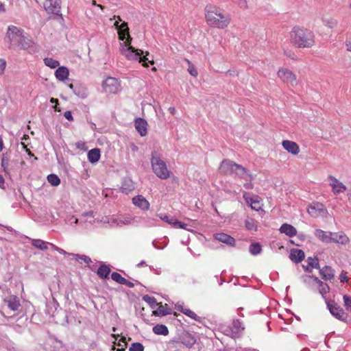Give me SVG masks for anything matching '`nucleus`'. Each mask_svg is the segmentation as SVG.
Returning <instances> with one entry per match:
<instances>
[{"instance_id":"6","label":"nucleus","mask_w":351,"mask_h":351,"mask_svg":"<svg viewBox=\"0 0 351 351\" xmlns=\"http://www.w3.org/2000/svg\"><path fill=\"white\" fill-rule=\"evenodd\" d=\"M152 169L154 173L161 179H167L170 177L166 163L160 157L153 155L151 160Z\"/></svg>"},{"instance_id":"24","label":"nucleus","mask_w":351,"mask_h":351,"mask_svg":"<svg viewBox=\"0 0 351 351\" xmlns=\"http://www.w3.org/2000/svg\"><path fill=\"white\" fill-rule=\"evenodd\" d=\"M69 72L66 67L60 66L55 72L56 77L60 81H64L69 76Z\"/></svg>"},{"instance_id":"18","label":"nucleus","mask_w":351,"mask_h":351,"mask_svg":"<svg viewBox=\"0 0 351 351\" xmlns=\"http://www.w3.org/2000/svg\"><path fill=\"white\" fill-rule=\"evenodd\" d=\"M135 128L141 136H145L147 133V123L141 118H138L134 121Z\"/></svg>"},{"instance_id":"25","label":"nucleus","mask_w":351,"mask_h":351,"mask_svg":"<svg viewBox=\"0 0 351 351\" xmlns=\"http://www.w3.org/2000/svg\"><path fill=\"white\" fill-rule=\"evenodd\" d=\"M100 156V150L97 148L92 149L88 152V159L91 163L97 162Z\"/></svg>"},{"instance_id":"9","label":"nucleus","mask_w":351,"mask_h":351,"mask_svg":"<svg viewBox=\"0 0 351 351\" xmlns=\"http://www.w3.org/2000/svg\"><path fill=\"white\" fill-rule=\"evenodd\" d=\"M328 180L329 181V184L332 188V191L335 195L342 193L346 191L347 188L346 185H344L335 176H328Z\"/></svg>"},{"instance_id":"62","label":"nucleus","mask_w":351,"mask_h":351,"mask_svg":"<svg viewBox=\"0 0 351 351\" xmlns=\"http://www.w3.org/2000/svg\"><path fill=\"white\" fill-rule=\"evenodd\" d=\"M169 112H170L171 114H174V113H175V112H176V109H175V108H173V107H170V108H169Z\"/></svg>"},{"instance_id":"19","label":"nucleus","mask_w":351,"mask_h":351,"mask_svg":"<svg viewBox=\"0 0 351 351\" xmlns=\"http://www.w3.org/2000/svg\"><path fill=\"white\" fill-rule=\"evenodd\" d=\"M4 302L7 304L8 307L13 311H18L21 306L20 301L15 295H12L8 298L5 299Z\"/></svg>"},{"instance_id":"63","label":"nucleus","mask_w":351,"mask_h":351,"mask_svg":"<svg viewBox=\"0 0 351 351\" xmlns=\"http://www.w3.org/2000/svg\"><path fill=\"white\" fill-rule=\"evenodd\" d=\"M0 11L1 12H5V7H4V5L3 4H0Z\"/></svg>"},{"instance_id":"10","label":"nucleus","mask_w":351,"mask_h":351,"mask_svg":"<svg viewBox=\"0 0 351 351\" xmlns=\"http://www.w3.org/2000/svg\"><path fill=\"white\" fill-rule=\"evenodd\" d=\"M326 211L324 205L319 202H313L307 208V213L314 218L319 217Z\"/></svg>"},{"instance_id":"2","label":"nucleus","mask_w":351,"mask_h":351,"mask_svg":"<svg viewBox=\"0 0 351 351\" xmlns=\"http://www.w3.org/2000/svg\"><path fill=\"white\" fill-rule=\"evenodd\" d=\"M204 21L213 29H227L232 22L231 15L223 8L214 3H208L204 8Z\"/></svg>"},{"instance_id":"8","label":"nucleus","mask_w":351,"mask_h":351,"mask_svg":"<svg viewBox=\"0 0 351 351\" xmlns=\"http://www.w3.org/2000/svg\"><path fill=\"white\" fill-rule=\"evenodd\" d=\"M120 82L115 77H108L102 83L103 89L106 93L116 94L120 89Z\"/></svg>"},{"instance_id":"37","label":"nucleus","mask_w":351,"mask_h":351,"mask_svg":"<svg viewBox=\"0 0 351 351\" xmlns=\"http://www.w3.org/2000/svg\"><path fill=\"white\" fill-rule=\"evenodd\" d=\"M48 182L54 186H58L60 183V180L58 176L55 174H50L47 176Z\"/></svg>"},{"instance_id":"35","label":"nucleus","mask_w":351,"mask_h":351,"mask_svg":"<svg viewBox=\"0 0 351 351\" xmlns=\"http://www.w3.org/2000/svg\"><path fill=\"white\" fill-rule=\"evenodd\" d=\"M111 278L117 282V283L122 285L123 283H126V278H123L120 274L118 272H112L111 274Z\"/></svg>"},{"instance_id":"47","label":"nucleus","mask_w":351,"mask_h":351,"mask_svg":"<svg viewBox=\"0 0 351 351\" xmlns=\"http://www.w3.org/2000/svg\"><path fill=\"white\" fill-rule=\"evenodd\" d=\"M6 67V61L1 58L0 59V75H3Z\"/></svg>"},{"instance_id":"5","label":"nucleus","mask_w":351,"mask_h":351,"mask_svg":"<svg viewBox=\"0 0 351 351\" xmlns=\"http://www.w3.org/2000/svg\"><path fill=\"white\" fill-rule=\"evenodd\" d=\"M6 37L10 43L17 45L21 49H27L31 46V40L27 39L23 29L16 26L8 27Z\"/></svg>"},{"instance_id":"3","label":"nucleus","mask_w":351,"mask_h":351,"mask_svg":"<svg viewBox=\"0 0 351 351\" xmlns=\"http://www.w3.org/2000/svg\"><path fill=\"white\" fill-rule=\"evenodd\" d=\"M289 40L293 47L297 49H309L315 44V36L313 31L299 25L291 29Z\"/></svg>"},{"instance_id":"51","label":"nucleus","mask_w":351,"mask_h":351,"mask_svg":"<svg viewBox=\"0 0 351 351\" xmlns=\"http://www.w3.org/2000/svg\"><path fill=\"white\" fill-rule=\"evenodd\" d=\"M64 117L69 121H73V118L71 111H66L64 113Z\"/></svg>"},{"instance_id":"53","label":"nucleus","mask_w":351,"mask_h":351,"mask_svg":"<svg viewBox=\"0 0 351 351\" xmlns=\"http://www.w3.org/2000/svg\"><path fill=\"white\" fill-rule=\"evenodd\" d=\"M4 183H5V180H4L3 177L1 175H0V187L1 189L4 188Z\"/></svg>"},{"instance_id":"23","label":"nucleus","mask_w":351,"mask_h":351,"mask_svg":"<svg viewBox=\"0 0 351 351\" xmlns=\"http://www.w3.org/2000/svg\"><path fill=\"white\" fill-rule=\"evenodd\" d=\"M319 273L322 278L325 280H330L335 276L333 269L328 266H326L321 269Z\"/></svg>"},{"instance_id":"12","label":"nucleus","mask_w":351,"mask_h":351,"mask_svg":"<svg viewBox=\"0 0 351 351\" xmlns=\"http://www.w3.org/2000/svg\"><path fill=\"white\" fill-rule=\"evenodd\" d=\"M328 308L330 313L339 320H346L347 315L343 309L337 304L328 303Z\"/></svg>"},{"instance_id":"59","label":"nucleus","mask_w":351,"mask_h":351,"mask_svg":"<svg viewBox=\"0 0 351 351\" xmlns=\"http://www.w3.org/2000/svg\"><path fill=\"white\" fill-rule=\"evenodd\" d=\"M186 226H187V225L182 222L179 228L187 230Z\"/></svg>"},{"instance_id":"36","label":"nucleus","mask_w":351,"mask_h":351,"mask_svg":"<svg viewBox=\"0 0 351 351\" xmlns=\"http://www.w3.org/2000/svg\"><path fill=\"white\" fill-rule=\"evenodd\" d=\"M245 227L249 230H257V223L254 219H247L245 220Z\"/></svg>"},{"instance_id":"13","label":"nucleus","mask_w":351,"mask_h":351,"mask_svg":"<svg viewBox=\"0 0 351 351\" xmlns=\"http://www.w3.org/2000/svg\"><path fill=\"white\" fill-rule=\"evenodd\" d=\"M282 146L287 152L293 155H298L300 152V146L295 142L292 141H282Z\"/></svg>"},{"instance_id":"55","label":"nucleus","mask_w":351,"mask_h":351,"mask_svg":"<svg viewBox=\"0 0 351 351\" xmlns=\"http://www.w3.org/2000/svg\"><path fill=\"white\" fill-rule=\"evenodd\" d=\"M244 187L247 189H250L253 188V184L252 183H245L243 184Z\"/></svg>"},{"instance_id":"20","label":"nucleus","mask_w":351,"mask_h":351,"mask_svg":"<svg viewBox=\"0 0 351 351\" xmlns=\"http://www.w3.org/2000/svg\"><path fill=\"white\" fill-rule=\"evenodd\" d=\"M305 257L304 252L300 249H292L290 252L289 258L290 259L295 263H300L304 260Z\"/></svg>"},{"instance_id":"4","label":"nucleus","mask_w":351,"mask_h":351,"mask_svg":"<svg viewBox=\"0 0 351 351\" xmlns=\"http://www.w3.org/2000/svg\"><path fill=\"white\" fill-rule=\"evenodd\" d=\"M220 169L221 173L225 175L235 173L238 178L245 181L251 182L252 180L251 173L245 167L230 160H223L221 164Z\"/></svg>"},{"instance_id":"40","label":"nucleus","mask_w":351,"mask_h":351,"mask_svg":"<svg viewBox=\"0 0 351 351\" xmlns=\"http://www.w3.org/2000/svg\"><path fill=\"white\" fill-rule=\"evenodd\" d=\"M189 64L188 71L193 77H197L198 75L197 71L195 68L194 65L189 60H186Z\"/></svg>"},{"instance_id":"58","label":"nucleus","mask_w":351,"mask_h":351,"mask_svg":"<svg viewBox=\"0 0 351 351\" xmlns=\"http://www.w3.org/2000/svg\"><path fill=\"white\" fill-rule=\"evenodd\" d=\"M56 251L58 252L60 254H66V252L64 250H62V249H61L60 247H58V249H56Z\"/></svg>"},{"instance_id":"16","label":"nucleus","mask_w":351,"mask_h":351,"mask_svg":"<svg viewBox=\"0 0 351 351\" xmlns=\"http://www.w3.org/2000/svg\"><path fill=\"white\" fill-rule=\"evenodd\" d=\"M331 242L337 244L346 245L350 243V239L343 232H333Z\"/></svg>"},{"instance_id":"49","label":"nucleus","mask_w":351,"mask_h":351,"mask_svg":"<svg viewBox=\"0 0 351 351\" xmlns=\"http://www.w3.org/2000/svg\"><path fill=\"white\" fill-rule=\"evenodd\" d=\"M50 102L52 103V104H55L56 105L54 106L53 108L55 109L56 111L57 112H60V109L58 108L57 105L58 104V100L57 99H55V98H51L50 99Z\"/></svg>"},{"instance_id":"46","label":"nucleus","mask_w":351,"mask_h":351,"mask_svg":"<svg viewBox=\"0 0 351 351\" xmlns=\"http://www.w3.org/2000/svg\"><path fill=\"white\" fill-rule=\"evenodd\" d=\"M157 216L159 217L162 221H165L166 223H167L169 224H170L169 221H171L173 218V217H170L167 214H158Z\"/></svg>"},{"instance_id":"64","label":"nucleus","mask_w":351,"mask_h":351,"mask_svg":"<svg viewBox=\"0 0 351 351\" xmlns=\"http://www.w3.org/2000/svg\"><path fill=\"white\" fill-rule=\"evenodd\" d=\"M232 324L234 325V326L237 327V326H238V325H239V324H240V323H239V321H234V322H233V323H232Z\"/></svg>"},{"instance_id":"1","label":"nucleus","mask_w":351,"mask_h":351,"mask_svg":"<svg viewBox=\"0 0 351 351\" xmlns=\"http://www.w3.org/2000/svg\"><path fill=\"white\" fill-rule=\"evenodd\" d=\"M114 26L118 29L119 38L121 40L125 41L123 43V46L121 49V54L125 56L129 60L138 61L141 63L144 67H148V63L147 61L148 58L147 56L149 55V52L146 51L145 55L143 56V51L141 49H136L134 47L131 46L132 38L129 33V28L126 22L122 23L120 25L119 21L114 23Z\"/></svg>"},{"instance_id":"41","label":"nucleus","mask_w":351,"mask_h":351,"mask_svg":"<svg viewBox=\"0 0 351 351\" xmlns=\"http://www.w3.org/2000/svg\"><path fill=\"white\" fill-rule=\"evenodd\" d=\"M130 351H143L144 347L140 343H133L130 349Z\"/></svg>"},{"instance_id":"15","label":"nucleus","mask_w":351,"mask_h":351,"mask_svg":"<svg viewBox=\"0 0 351 351\" xmlns=\"http://www.w3.org/2000/svg\"><path fill=\"white\" fill-rule=\"evenodd\" d=\"M315 236L323 243H331L332 236L333 232L329 231H324L321 229H316L315 231Z\"/></svg>"},{"instance_id":"44","label":"nucleus","mask_w":351,"mask_h":351,"mask_svg":"<svg viewBox=\"0 0 351 351\" xmlns=\"http://www.w3.org/2000/svg\"><path fill=\"white\" fill-rule=\"evenodd\" d=\"M283 53L285 56L291 58V60H295L296 59V54L291 49H284Z\"/></svg>"},{"instance_id":"22","label":"nucleus","mask_w":351,"mask_h":351,"mask_svg":"<svg viewBox=\"0 0 351 351\" xmlns=\"http://www.w3.org/2000/svg\"><path fill=\"white\" fill-rule=\"evenodd\" d=\"M243 197L246 202V203L251 207L252 209L258 211L261 209V202L256 197V199H253L252 197H249L246 196V193L243 195Z\"/></svg>"},{"instance_id":"26","label":"nucleus","mask_w":351,"mask_h":351,"mask_svg":"<svg viewBox=\"0 0 351 351\" xmlns=\"http://www.w3.org/2000/svg\"><path fill=\"white\" fill-rule=\"evenodd\" d=\"M110 267L104 264H102L97 269V276L102 279L107 278L110 274Z\"/></svg>"},{"instance_id":"14","label":"nucleus","mask_w":351,"mask_h":351,"mask_svg":"<svg viewBox=\"0 0 351 351\" xmlns=\"http://www.w3.org/2000/svg\"><path fill=\"white\" fill-rule=\"evenodd\" d=\"M132 203L143 210H148L150 204L143 195H138L132 198Z\"/></svg>"},{"instance_id":"34","label":"nucleus","mask_w":351,"mask_h":351,"mask_svg":"<svg viewBox=\"0 0 351 351\" xmlns=\"http://www.w3.org/2000/svg\"><path fill=\"white\" fill-rule=\"evenodd\" d=\"M44 63L46 66L50 67L51 69H55L60 64L58 60H53L51 58H45L44 59Z\"/></svg>"},{"instance_id":"11","label":"nucleus","mask_w":351,"mask_h":351,"mask_svg":"<svg viewBox=\"0 0 351 351\" xmlns=\"http://www.w3.org/2000/svg\"><path fill=\"white\" fill-rule=\"evenodd\" d=\"M44 8L48 14H59L60 12V0H46Z\"/></svg>"},{"instance_id":"17","label":"nucleus","mask_w":351,"mask_h":351,"mask_svg":"<svg viewBox=\"0 0 351 351\" xmlns=\"http://www.w3.org/2000/svg\"><path fill=\"white\" fill-rule=\"evenodd\" d=\"M214 238L216 240L223 243H226L230 246H234L235 245V239L232 237L223 232L215 234Z\"/></svg>"},{"instance_id":"32","label":"nucleus","mask_w":351,"mask_h":351,"mask_svg":"<svg viewBox=\"0 0 351 351\" xmlns=\"http://www.w3.org/2000/svg\"><path fill=\"white\" fill-rule=\"evenodd\" d=\"M180 311L188 317L195 321H199V317L192 310L189 308H182Z\"/></svg>"},{"instance_id":"39","label":"nucleus","mask_w":351,"mask_h":351,"mask_svg":"<svg viewBox=\"0 0 351 351\" xmlns=\"http://www.w3.org/2000/svg\"><path fill=\"white\" fill-rule=\"evenodd\" d=\"M154 314L156 315H166L169 314V312L167 311V304L165 306H160L156 311H154Z\"/></svg>"},{"instance_id":"48","label":"nucleus","mask_w":351,"mask_h":351,"mask_svg":"<svg viewBox=\"0 0 351 351\" xmlns=\"http://www.w3.org/2000/svg\"><path fill=\"white\" fill-rule=\"evenodd\" d=\"M169 222H170V225H171V226H173V227L177 228H179L181 223H182V222L177 220L176 218H172L171 221Z\"/></svg>"},{"instance_id":"52","label":"nucleus","mask_w":351,"mask_h":351,"mask_svg":"<svg viewBox=\"0 0 351 351\" xmlns=\"http://www.w3.org/2000/svg\"><path fill=\"white\" fill-rule=\"evenodd\" d=\"M21 145H23V148L25 149V152L27 153V154L30 156H34V155L32 153L29 149L27 147V145H25L24 143H21Z\"/></svg>"},{"instance_id":"42","label":"nucleus","mask_w":351,"mask_h":351,"mask_svg":"<svg viewBox=\"0 0 351 351\" xmlns=\"http://www.w3.org/2000/svg\"><path fill=\"white\" fill-rule=\"evenodd\" d=\"M308 263L310 266H311L313 268L317 269L319 267L318 259L317 258L308 257Z\"/></svg>"},{"instance_id":"56","label":"nucleus","mask_w":351,"mask_h":351,"mask_svg":"<svg viewBox=\"0 0 351 351\" xmlns=\"http://www.w3.org/2000/svg\"><path fill=\"white\" fill-rule=\"evenodd\" d=\"M125 282L126 283H123L122 285H125L128 286V287H134V284L132 282L128 280L127 279H126V282Z\"/></svg>"},{"instance_id":"31","label":"nucleus","mask_w":351,"mask_h":351,"mask_svg":"<svg viewBox=\"0 0 351 351\" xmlns=\"http://www.w3.org/2000/svg\"><path fill=\"white\" fill-rule=\"evenodd\" d=\"M322 21L324 25L330 29H333L336 27L338 24L337 21L332 17L324 18L323 19Z\"/></svg>"},{"instance_id":"54","label":"nucleus","mask_w":351,"mask_h":351,"mask_svg":"<svg viewBox=\"0 0 351 351\" xmlns=\"http://www.w3.org/2000/svg\"><path fill=\"white\" fill-rule=\"evenodd\" d=\"M346 46L347 51L351 53V41L346 42Z\"/></svg>"},{"instance_id":"28","label":"nucleus","mask_w":351,"mask_h":351,"mask_svg":"<svg viewBox=\"0 0 351 351\" xmlns=\"http://www.w3.org/2000/svg\"><path fill=\"white\" fill-rule=\"evenodd\" d=\"M32 244L34 247L40 250H47L48 249L49 243L41 239H31Z\"/></svg>"},{"instance_id":"30","label":"nucleus","mask_w":351,"mask_h":351,"mask_svg":"<svg viewBox=\"0 0 351 351\" xmlns=\"http://www.w3.org/2000/svg\"><path fill=\"white\" fill-rule=\"evenodd\" d=\"M69 255L73 256L77 261H83L86 265H89L92 262L90 258L84 254L80 255L77 254L70 253Z\"/></svg>"},{"instance_id":"7","label":"nucleus","mask_w":351,"mask_h":351,"mask_svg":"<svg viewBox=\"0 0 351 351\" xmlns=\"http://www.w3.org/2000/svg\"><path fill=\"white\" fill-rule=\"evenodd\" d=\"M277 76L283 83L292 87H295L298 84L296 75L288 68H279L277 71Z\"/></svg>"},{"instance_id":"61","label":"nucleus","mask_w":351,"mask_h":351,"mask_svg":"<svg viewBox=\"0 0 351 351\" xmlns=\"http://www.w3.org/2000/svg\"><path fill=\"white\" fill-rule=\"evenodd\" d=\"M49 245H50L51 247V248L53 249L56 251V249H58V247H57L56 245H55L53 243H49Z\"/></svg>"},{"instance_id":"29","label":"nucleus","mask_w":351,"mask_h":351,"mask_svg":"<svg viewBox=\"0 0 351 351\" xmlns=\"http://www.w3.org/2000/svg\"><path fill=\"white\" fill-rule=\"evenodd\" d=\"M314 281L319 285V292L322 295H325L329 291V287L327 284L324 283L318 278H314Z\"/></svg>"},{"instance_id":"57","label":"nucleus","mask_w":351,"mask_h":351,"mask_svg":"<svg viewBox=\"0 0 351 351\" xmlns=\"http://www.w3.org/2000/svg\"><path fill=\"white\" fill-rule=\"evenodd\" d=\"M3 148V142L2 138L0 136V152L2 151Z\"/></svg>"},{"instance_id":"38","label":"nucleus","mask_w":351,"mask_h":351,"mask_svg":"<svg viewBox=\"0 0 351 351\" xmlns=\"http://www.w3.org/2000/svg\"><path fill=\"white\" fill-rule=\"evenodd\" d=\"M344 306L348 311H351V296L344 295L343 296Z\"/></svg>"},{"instance_id":"43","label":"nucleus","mask_w":351,"mask_h":351,"mask_svg":"<svg viewBox=\"0 0 351 351\" xmlns=\"http://www.w3.org/2000/svg\"><path fill=\"white\" fill-rule=\"evenodd\" d=\"M8 165H9V158L5 154H3L2 159H1V166L5 172H7V169H8Z\"/></svg>"},{"instance_id":"21","label":"nucleus","mask_w":351,"mask_h":351,"mask_svg":"<svg viewBox=\"0 0 351 351\" xmlns=\"http://www.w3.org/2000/svg\"><path fill=\"white\" fill-rule=\"evenodd\" d=\"M279 230L281 233H284L289 237H293L297 234V230L292 225L286 223H283L280 226Z\"/></svg>"},{"instance_id":"45","label":"nucleus","mask_w":351,"mask_h":351,"mask_svg":"<svg viewBox=\"0 0 351 351\" xmlns=\"http://www.w3.org/2000/svg\"><path fill=\"white\" fill-rule=\"evenodd\" d=\"M143 300L149 303L152 306L156 304V300L154 297H151L148 295L143 296Z\"/></svg>"},{"instance_id":"27","label":"nucleus","mask_w":351,"mask_h":351,"mask_svg":"<svg viewBox=\"0 0 351 351\" xmlns=\"http://www.w3.org/2000/svg\"><path fill=\"white\" fill-rule=\"evenodd\" d=\"M152 330L154 334L158 335L166 336L169 334V330L167 327L163 324H156L153 327Z\"/></svg>"},{"instance_id":"33","label":"nucleus","mask_w":351,"mask_h":351,"mask_svg":"<svg viewBox=\"0 0 351 351\" xmlns=\"http://www.w3.org/2000/svg\"><path fill=\"white\" fill-rule=\"evenodd\" d=\"M262 250L261 245L258 243H253L250 245V252L252 255H257Z\"/></svg>"},{"instance_id":"60","label":"nucleus","mask_w":351,"mask_h":351,"mask_svg":"<svg viewBox=\"0 0 351 351\" xmlns=\"http://www.w3.org/2000/svg\"><path fill=\"white\" fill-rule=\"evenodd\" d=\"M84 216H90V217H93V213L92 211H90V212H88V213H85L83 214Z\"/></svg>"},{"instance_id":"50","label":"nucleus","mask_w":351,"mask_h":351,"mask_svg":"<svg viewBox=\"0 0 351 351\" xmlns=\"http://www.w3.org/2000/svg\"><path fill=\"white\" fill-rule=\"evenodd\" d=\"M339 280L341 282H346L348 280V278L346 276V273L342 272L339 276Z\"/></svg>"}]
</instances>
